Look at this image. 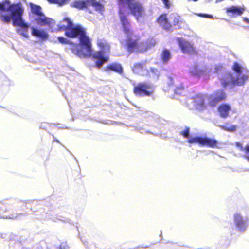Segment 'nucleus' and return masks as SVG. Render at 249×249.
Returning a JSON list of instances; mask_svg holds the SVG:
<instances>
[{"label":"nucleus","mask_w":249,"mask_h":249,"mask_svg":"<svg viewBox=\"0 0 249 249\" xmlns=\"http://www.w3.org/2000/svg\"><path fill=\"white\" fill-rule=\"evenodd\" d=\"M248 28H249V27Z\"/></svg>","instance_id":"nucleus-40"},{"label":"nucleus","mask_w":249,"mask_h":249,"mask_svg":"<svg viewBox=\"0 0 249 249\" xmlns=\"http://www.w3.org/2000/svg\"><path fill=\"white\" fill-rule=\"evenodd\" d=\"M201 139H202V137L201 136L193 137V138H191L190 139H188V140H187V142L188 143H197L200 145H201Z\"/></svg>","instance_id":"nucleus-28"},{"label":"nucleus","mask_w":249,"mask_h":249,"mask_svg":"<svg viewBox=\"0 0 249 249\" xmlns=\"http://www.w3.org/2000/svg\"><path fill=\"white\" fill-rule=\"evenodd\" d=\"M97 44L101 50H105L104 49L107 46V42L104 39H99L97 40Z\"/></svg>","instance_id":"nucleus-29"},{"label":"nucleus","mask_w":249,"mask_h":249,"mask_svg":"<svg viewBox=\"0 0 249 249\" xmlns=\"http://www.w3.org/2000/svg\"><path fill=\"white\" fill-rule=\"evenodd\" d=\"M30 5L32 13L38 16H42L43 13L41 11V8L40 6L33 3H31Z\"/></svg>","instance_id":"nucleus-24"},{"label":"nucleus","mask_w":249,"mask_h":249,"mask_svg":"<svg viewBox=\"0 0 249 249\" xmlns=\"http://www.w3.org/2000/svg\"><path fill=\"white\" fill-rule=\"evenodd\" d=\"M110 71H114L119 74L123 73V69L121 65L117 63H113L110 64Z\"/></svg>","instance_id":"nucleus-23"},{"label":"nucleus","mask_w":249,"mask_h":249,"mask_svg":"<svg viewBox=\"0 0 249 249\" xmlns=\"http://www.w3.org/2000/svg\"><path fill=\"white\" fill-rule=\"evenodd\" d=\"M51 4H56L59 5L60 0H47Z\"/></svg>","instance_id":"nucleus-34"},{"label":"nucleus","mask_w":249,"mask_h":249,"mask_svg":"<svg viewBox=\"0 0 249 249\" xmlns=\"http://www.w3.org/2000/svg\"><path fill=\"white\" fill-rule=\"evenodd\" d=\"M66 34L69 38L78 39L80 47H78V45H75V48L72 49V53L79 57L91 58L97 68H100L108 61V58L105 50L93 52L92 39L88 36L86 28L81 25L72 28Z\"/></svg>","instance_id":"nucleus-2"},{"label":"nucleus","mask_w":249,"mask_h":249,"mask_svg":"<svg viewBox=\"0 0 249 249\" xmlns=\"http://www.w3.org/2000/svg\"><path fill=\"white\" fill-rule=\"evenodd\" d=\"M8 11L11 12L10 15L7 14H1L0 16L1 20L4 23H9L12 19L13 25L20 27L22 29L20 34L26 37L29 26L27 23L24 22L22 18L24 8L22 3L18 2L10 4L8 8Z\"/></svg>","instance_id":"nucleus-3"},{"label":"nucleus","mask_w":249,"mask_h":249,"mask_svg":"<svg viewBox=\"0 0 249 249\" xmlns=\"http://www.w3.org/2000/svg\"><path fill=\"white\" fill-rule=\"evenodd\" d=\"M157 22L166 31H171L172 29V25L169 22L167 18V14L163 13L161 14L157 19Z\"/></svg>","instance_id":"nucleus-11"},{"label":"nucleus","mask_w":249,"mask_h":249,"mask_svg":"<svg viewBox=\"0 0 249 249\" xmlns=\"http://www.w3.org/2000/svg\"><path fill=\"white\" fill-rule=\"evenodd\" d=\"M181 23L182 21L181 20L180 17L178 16H174L173 19V26L177 27V29H180L181 28Z\"/></svg>","instance_id":"nucleus-27"},{"label":"nucleus","mask_w":249,"mask_h":249,"mask_svg":"<svg viewBox=\"0 0 249 249\" xmlns=\"http://www.w3.org/2000/svg\"><path fill=\"white\" fill-rule=\"evenodd\" d=\"M231 107L227 104H222L217 108L218 112L221 117L225 118L229 116Z\"/></svg>","instance_id":"nucleus-15"},{"label":"nucleus","mask_w":249,"mask_h":249,"mask_svg":"<svg viewBox=\"0 0 249 249\" xmlns=\"http://www.w3.org/2000/svg\"><path fill=\"white\" fill-rule=\"evenodd\" d=\"M235 225L239 231H244L247 227L246 222L243 220L242 216L239 213H235L234 215Z\"/></svg>","instance_id":"nucleus-13"},{"label":"nucleus","mask_w":249,"mask_h":249,"mask_svg":"<svg viewBox=\"0 0 249 249\" xmlns=\"http://www.w3.org/2000/svg\"><path fill=\"white\" fill-rule=\"evenodd\" d=\"M0 10L3 11H8V9H6L5 8V5L4 2H0Z\"/></svg>","instance_id":"nucleus-35"},{"label":"nucleus","mask_w":249,"mask_h":249,"mask_svg":"<svg viewBox=\"0 0 249 249\" xmlns=\"http://www.w3.org/2000/svg\"><path fill=\"white\" fill-rule=\"evenodd\" d=\"M145 70V65L144 63H137L133 65L132 67L133 72L136 74H140L142 72Z\"/></svg>","instance_id":"nucleus-21"},{"label":"nucleus","mask_w":249,"mask_h":249,"mask_svg":"<svg viewBox=\"0 0 249 249\" xmlns=\"http://www.w3.org/2000/svg\"><path fill=\"white\" fill-rule=\"evenodd\" d=\"M198 15L199 16L201 17L207 18H213V16L212 15H210L207 14L199 13Z\"/></svg>","instance_id":"nucleus-33"},{"label":"nucleus","mask_w":249,"mask_h":249,"mask_svg":"<svg viewBox=\"0 0 249 249\" xmlns=\"http://www.w3.org/2000/svg\"><path fill=\"white\" fill-rule=\"evenodd\" d=\"M165 7L166 8H169L171 6V3L169 0H162Z\"/></svg>","instance_id":"nucleus-32"},{"label":"nucleus","mask_w":249,"mask_h":249,"mask_svg":"<svg viewBox=\"0 0 249 249\" xmlns=\"http://www.w3.org/2000/svg\"><path fill=\"white\" fill-rule=\"evenodd\" d=\"M227 95L223 89H218L214 91L210 96L208 105L213 107L219 103L226 100Z\"/></svg>","instance_id":"nucleus-9"},{"label":"nucleus","mask_w":249,"mask_h":249,"mask_svg":"<svg viewBox=\"0 0 249 249\" xmlns=\"http://www.w3.org/2000/svg\"><path fill=\"white\" fill-rule=\"evenodd\" d=\"M232 69L235 72H236L238 74L241 73L242 72V67L240 66V65L236 62H234L232 65Z\"/></svg>","instance_id":"nucleus-30"},{"label":"nucleus","mask_w":249,"mask_h":249,"mask_svg":"<svg viewBox=\"0 0 249 249\" xmlns=\"http://www.w3.org/2000/svg\"><path fill=\"white\" fill-rule=\"evenodd\" d=\"M185 88L182 84L176 87L174 89V95L176 96H181L184 92Z\"/></svg>","instance_id":"nucleus-26"},{"label":"nucleus","mask_w":249,"mask_h":249,"mask_svg":"<svg viewBox=\"0 0 249 249\" xmlns=\"http://www.w3.org/2000/svg\"><path fill=\"white\" fill-rule=\"evenodd\" d=\"M190 72L193 76H200L204 74V71L198 69L197 66H195L191 70Z\"/></svg>","instance_id":"nucleus-25"},{"label":"nucleus","mask_w":249,"mask_h":249,"mask_svg":"<svg viewBox=\"0 0 249 249\" xmlns=\"http://www.w3.org/2000/svg\"><path fill=\"white\" fill-rule=\"evenodd\" d=\"M154 92V88L149 82H139L135 85L133 89L134 94L138 97L151 96Z\"/></svg>","instance_id":"nucleus-5"},{"label":"nucleus","mask_w":249,"mask_h":249,"mask_svg":"<svg viewBox=\"0 0 249 249\" xmlns=\"http://www.w3.org/2000/svg\"><path fill=\"white\" fill-rule=\"evenodd\" d=\"M245 10V7L244 5L240 7L231 6L226 9L227 13H231L234 17L241 16Z\"/></svg>","instance_id":"nucleus-14"},{"label":"nucleus","mask_w":249,"mask_h":249,"mask_svg":"<svg viewBox=\"0 0 249 249\" xmlns=\"http://www.w3.org/2000/svg\"><path fill=\"white\" fill-rule=\"evenodd\" d=\"M169 80L170 81V84L169 85L170 86H172L173 85V79L172 78H169Z\"/></svg>","instance_id":"nucleus-38"},{"label":"nucleus","mask_w":249,"mask_h":249,"mask_svg":"<svg viewBox=\"0 0 249 249\" xmlns=\"http://www.w3.org/2000/svg\"><path fill=\"white\" fill-rule=\"evenodd\" d=\"M243 21L245 22L246 23L249 24V19H248L247 18H244Z\"/></svg>","instance_id":"nucleus-37"},{"label":"nucleus","mask_w":249,"mask_h":249,"mask_svg":"<svg viewBox=\"0 0 249 249\" xmlns=\"http://www.w3.org/2000/svg\"><path fill=\"white\" fill-rule=\"evenodd\" d=\"M32 35L36 37H38L43 40H47L48 35L43 30H38L35 27H32Z\"/></svg>","instance_id":"nucleus-17"},{"label":"nucleus","mask_w":249,"mask_h":249,"mask_svg":"<svg viewBox=\"0 0 249 249\" xmlns=\"http://www.w3.org/2000/svg\"><path fill=\"white\" fill-rule=\"evenodd\" d=\"M190 128L186 127L184 130L181 131L180 134L185 138H189V137Z\"/></svg>","instance_id":"nucleus-31"},{"label":"nucleus","mask_w":249,"mask_h":249,"mask_svg":"<svg viewBox=\"0 0 249 249\" xmlns=\"http://www.w3.org/2000/svg\"><path fill=\"white\" fill-rule=\"evenodd\" d=\"M171 57L172 55L169 50L164 49L162 51L160 54V59L163 64L167 63Z\"/></svg>","instance_id":"nucleus-19"},{"label":"nucleus","mask_w":249,"mask_h":249,"mask_svg":"<svg viewBox=\"0 0 249 249\" xmlns=\"http://www.w3.org/2000/svg\"><path fill=\"white\" fill-rule=\"evenodd\" d=\"M156 44V41L153 39H148L144 42H142L141 46L142 50L143 51H147V50L153 47Z\"/></svg>","instance_id":"nucleus-18"},{"label":"nucleus","mask_w":249,"mask_h":249,"mask_svg":"<svg viewBox=\"0 0 249 249\" xmlns=\"http://www.w3.org/2000/svg\"><path fill=\"white\" fill-rule=\"evenodd\" d=\"M248 79V76L246 74L238 75L236 78H234L232 73L227 72L223 75L221 82L222 85L226 87L229 85H242Z\"/></svg>","instance_id":"nucleus-6"},{"label":"nucleus","mask_w":249,"mask_h":249,"mask_svg":"<svg viewBox=\"0 0 249 249\" xmlns=\"http://www.w3.org/2000/svg\"><path fill=\"white\" fill-rule=\"evenodd\" d=\"M118 15L123 32L126 34L125 46L129 53H132L138 47L140 37L133 34L127 14L134 16L139 21L145 15L142 4L137 0H117Z\"/></svg>","instance_id":"nucleus-1"},{"label":"nucleus","mask_w":249,"mask_h":249,"mask_svg":"<svg viewBox=\"0 0 249 249\" xmlns=\"http://www.w3.org/2000/svg\"><path fill=\"white\" fill-rule=\"evenodd\" d=\"M218 142L214 139L207 137H202L201 146L213 148H219Z\"/></svg>","instance_id":"nucleus-12"},{"label":"nucleus","mask_w":249,"mask_h":249,"mask_svg":"<svg viewBox=\"0 0 249 249\" xmlns=\"http://www.w3.org/2000/svg\"><path fill=\"white\" fill-rule=\"evenodd\" d=\"M188 1H197L198 0H187Z\"/></svg>","instance_id":"nucleus-39"},{"label":"nucleus","mask_w":249,"mask_h":249,"mask_svg":"<svg viewBox=\"0 0 249 249\" xmlns=\"http://www.w3.org/2000/svg\"><path fill=\"white\" fill-rule=\"evenodd\" d=\"M71 6L79 10L88 9L89 6H92L95 10L99 12L103 11L104 9L103 4L96 0H76L74 1Z\"/></svg>","instance_id":"nucleus-7"},{"label":"nucleus","mask_w":249,"mask_h":249,"mask_svg":"<svg viewBox=\"0 0 249 249\" xmlns=\"http://www.w3.org/2000/svg\"><path fill=\"white\" fill-rule=\"evenodd\" d=\"M58 42L62 44H69L72 45V46L71 48V50L72 52L73 48H75V45H78V47H80V46L78 43H74L73 42L68 39L66 38H65L62 36H59L57 38Z\"/></svg>","instance_id":"nucleus-22"},{"label":"nucleus","mask_w":249,"mask_h":249,"mask_svg":"<svg viewBox=\"0 0 249 249\" xmlns=\"http://www.w3.org/2000/svg\"><path fill=\"white\" fill-rule=\"evenodd\" d=\"M35 20L36 23L40 26H48L52 32L65 31L64 35L68 38H69V37L67 36V33L70 32L72 28L80 25L78 24H74L69 18L65 17L63 18L61 22H66V25L59 24L57 25V28H54L56 24L55 21L51 18L45 17L44 14H42V16H39L38 17L35 18Z\"/></svg>","instance_id":"nucleus-4"},{"label":"nucleus","mask_w":249,"mask_h":249,"mask_svg":"<svg viewBox=\"0 0 249 249\" xmlns=\"http://www.w3.org/2000/svg\"><path fill=\"white\" fill-rule=\"evenodd\" d=\"M70 0H60L59 6H62L67 3Z\"/></svg>","instance_id":"nucleus-36"},{"label":"nucleus","mask_w":249,"mask_h":249,"mask_svg":"<svg viewBox=\"0 0 249 249\" xmlns=\"http://www.w3.org/2000/svg\"><path fill=\"white\" fill-rule=\"evenodd\" d=\"M11 202L9 199H4L0 201V217L12 219L17 217V213L10 212Z\"/></svg>","instance_id":"nucleus-8"},{"label":"nucleus","mask_w":249,"mask_h":249,"mask_svg":"<svg viewBox=\"0 0 249 249\" xmlns=\"http://www.w3.org/2000/svg\"><path fill=\"white\" fill-rule=\"evenodd\" d=\"M177 41L181 51L184 53L191 55L197 54V52L193 44L182 37L177 38Z\"/></svg>","instance_id":"nucleus-10"},{"label":"nucleus","mask_w":249,"mask_h":249,"mask_svg":"<svg viewBox=\"0 0 249 249\" xmlns=\"http://www.w3.org/2000/svg\"><path fill=\"white\" fill-rule=\"evenodd\" d=\"M194 105L198 109H203L205 108V98L202 95H197L194 97Z\"/></svg>","instance_id":"nucleus-16"},{"label":"nucleus","mask_w":249,"mask_h":249,"mask_svg":"<svg viewBox=\"0 0 249 249\" xmlns=\"http://www.w3.org/2000/svg\"><path fill=\"white\" fill-rule=\"evenodd\" d=\"M235 145L239 148L240 151L245 153L244 157L249 161V144H247L245 147H243L240 142H236Z\"/></svg>","instance_id":"nucleus-20"}]
</instances>
